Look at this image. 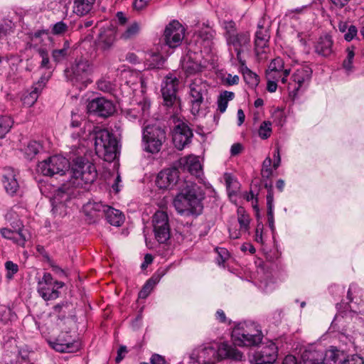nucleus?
<instances>
[{"label":"nucleus","instance_id":"nucleus-50","mask_svg":"<svg viewBox=\"0 0 364 364\" xmlns=\"http://www.w3.org/2000/svg\"><path fill=\"white\" fill-rule=\"evenodd\" d=\"M140 31V26L138 23L134 22L129 26L122 34V38L124 39H129L134 37L138 34Z\"/></svg>","mask_w":364,"mask_h":364},{"label":"nucleus","instance_id":"nucleus-34","mask_svg":"<svg viewBox=\"0 0 364 364\" xmlns=\"http://www.w3.org/2000/svg\"><path fill=\"white\" fill-rule=\"evenodd\" d=\"M164 58L158 53H148L145 57V66L146 69H159L164 63Z\"/></svg>","mask_w":364,"mask_h":364},{"label":"nucleus","instance_id":"nucleus-17","mask_svg":"<svg viewBox=\"0 0 364 364\" xmlns=\"http://www.w3.org/2000/svg\"><path fill=\"white\" fill-rule=\"evenodd\" d=\"M50 344L53 349L60 353H73L80 348V343L68 333H62Z\"/></svg>","mask_w":364,"mask_h":364},{"label":"nucleus","instance_id":"nucleus-25","mask_svg":"<svg viewBox=\"0 0 364 364\" xmlns=\"http://www.w3.org/2000/svg\"><path fill=\"white\" fill-rule=\"evenodd\" d=\"M107 207L101 202L89 201L83 205L82 211L90 219H95L104 215Z\"/></svg>","mask_w":364,"mask_h":364},{"label":"nucleus","instance_id":"nucleus-29","mask_svg":"<svg viewBox=\"0 0 364 364\" xmlns=\"http://www.w3.org/2000/svg\"><path fill=\"white\" fill-rule=\"evenodd\" d=\"M333 41L328 35L321 36L315 46V51L323 56H328L332 53Z\"/></svg>","mask_w":364,"mask_h":364},{"label":"nucleus","instance_id":"nucleus-14","mask_svg":"<svg viewBox=\"0 0 364 364\" xmlns=\"http://www.w3.org/2000/svg\"><path fill=\"white\" fill-rule=\"evenodd\" d=\"M87 109L90 113H94L102 117H108L115 112L114 103L105 97H100L88 101Z\"/></svg>","mask_w":364,"mask_h":364},{"label":"nucleus","instance_id":"nucleus-32","mask_svg":"<svg viewBox=\"0 0 364 364\" xmlns=\"http://www.w3.org/2000/svg\"><path fill=\"white\" fill-rule=\"evenodd\" d=\"M318 350L322 355V358L319 360L322 364H336L341 355V352L333 346H331L325 352L321 350Z\"/></svg>","mask_w":364,"mask_h":364},{"label":"nucleus","instance_id":"nucleus-56","mask_svg":"<svg viewBox=\"0 0 364 364\" xmlns=\"http://www.w3.org/2000/svg\"><path fill=\"white\" fill-rule=\"evenodd\" d=\"M215 32L210 28L206 27L198 32V36L205 41H210L214 37Z\"/></svg>","mask_w":364,"mask_h":364},{"label":"nucleus","instance_id":"nucleus-19","mask_svg":"<svg viewBox=\"0 0 364 364\" xmlns=\"http://www.w3.org/2000/svg\"><path fill=\"white\" fill-rule=\"evenodd\" d=\"M277 358V347L270 341L264 346L260 350L256 351L252 358L255 364H272Z\"/></svg>","mask_w":364,"mask_h":364},{"label":"nucleus","instance_id":"nucleus-3","mask_svg":"<svg viewBox=\"0 0 364 364\" xmlns=\"http://www.w3.org/2000/svg\"><path fill=\"white\" fill-rule=\"evenodd\" d=\"M231 336L233 343L240 347L256 346L263 338L259 325L251 321L240 322L235 325Z\"/></svg>","mask_w":364,"mask_h":364},{"label":"nucleus","instance_id":"nucleus-5","mask_svg":"<svg viewBox=\"0 0 364 364\" xmlns=\"http://www.w3.org/2000/svg\"><path fill=\"white\" fill-rule=\"evenodd\" d=\"M72 183L74 186H82L92 183L97 178L95 165L82 158H77L71 167Z\"/></svg>","mask_w":364,"mask_h":364},{"label":"nucleus","instance_id":"nucleus-41","mask_svg":"<svg viewBox=\"0 0 364 364\" xmlns=\"http://www.w3.org/2000/svg\"><path fill=\"white\" fill-rule=\"evenodd\" d=\"M242 71L245 81L250 86H256L259 83V78L256 73L250 70L247 66L242 65Z\"/></svg>","mask_w":364,"mask_h":364},{"label":"nucleus","instance_id":"nucleus-57","mask_svg":"<svg viewBox=\"0 0 364 364\" xmlns=\"http://www.w3.org/2000/svg\"><path fill=\"white\" fill-rule=\"evenodd\" d=\"M38 53L41 58H42L41 63V67L43 68H49V57H48V51L44 48H39L38 50Z\"/></svg>","mask_w":364,"mask_h":364},{"label":"nucleus","instance_id":"nucleus-60","mask_svg":"<svg viewBox=\"0 0 364 364\" xmlns=\"http://www.w3.org/2000/svg\"><path fill=\"white\" fill-rule=\"evenodd\" d=\"M183 69L188 74H192L200 70V65L197 63L186 62L183 65Z\"/></svg>","mask_w":364,"mask_h":364},{"label":"nucleus","instance_id":"nucleus-58","mask_svg":"<svg viewBox=\"0 0 364 364\" xmlns=\"http://www.w3.org/2000/svg\"><path fill=\"white\" fill-rule=\"evenodd\" d=\"M341 364H364V360L358 355L348 356Z\"/></svg>","mask_w":364,"mask_h":364},{"label":"nucleus","instance_id":"nucleus-2","mask_svg":"<svg viewBox=\"0 0 364 364\" xmlns=\"http://www.w3.org/2000/svg\"><path fill=\"white\" fill-rule=\"evenodd\" d=\"M93 72V64L86 58H80L75 59L65 70V75L67 80L73 86L82 90L93 82L92 77Z\"/></svg>","mask_w":364,"mask_h":364},{"label":"nucleus","instance_id":"nucleus-22","mask_svg":"<svg viewBox=\"0 0 364 364\" xmlns=\"http://www.w3.org/2000/svg\"><path fill=\"white\" fill-rule=\"evenodd\" d=\"M282 72L283 77L282 78V82L286 84L287 82V77L290 73V70L288 69H284V63L282 58H277L272 60L269 63L268 70H267V79H276L277 75H280Z\"/></svg>","mask_w":364,"mask_h":364},{"label":"nucleus","instance_id":"nucleus-27","mask_svg":"<svg viewBox=\"0 0 364 364\" xmlns=\"http://www.w3.org/2000/svg\"><path fill=\"white\" fill-rule=\"evenodd\" d=\"M264 187L267 189V219L269 228L272 232L274 231V193L272 183H266Z\"/></svg>","mask_w":364,"mask_h":364},{"label":"nucleus","instance_id":"nucleus-21","mask_svg":"<svg viewBox=\"0 0 364 364\" xmlns=\"http://www.w3.org/2000/svg\"><path fill=\"white\" fill-rule=\"evenodd\" d=\"M0 232L3 237L11 240L20 246H24L26 242L31 237L28 231L23 228L15 231L9 228H2Z\"/></svg>","mask_w":364,"mask_h":364},{"label":"nucleus","instance_id":"nucleus-24","mask_svg":"<svg viewBox=\"0 0 364 364\" xmlns=\"http://www.w3.org/2000/svg\"><path fill=\"white\" fill-rule=\"evenodd\" d=\"M180 164L184 170L197 177L202 173V166L198 156L191 155L183 157L180 159Z\"/></svg>","mask_w":364,"mask_h":364},{"label":"nucleus","instance_id":"nucleus-38","mask_svg":"<svg viewBox=\"0 0 364 364\" xmlns=\"http://www.w3.org/2000/svg\"><path fill=\"white\" fill-rule=\"evenodd\" d=\"M41 89L39 87H33L31 91H26L23 93L21 101L24 106L31 107L38 100Z\"/></svg>","mask_w":364,"mask_h":364},{"label":"nucleus","instance_id":"nucleus-6","mask_svg":"<svg viewBox=\"0 0 364 364\" xmlns=\"http://www.w3.org/2000/svg\"><path fill=\"white\" fill-rule=\"evenodd\" d=\"M70 166V161L65 157L54 155L39 162L37 170L47 176H63L69 170Z\"/></svg>","mask_w":364,"mask_h":364},{"label":"nucleus","instance_id":"nucleus-44","mask_svg":"<svg viewBox=\"0 0 364 364\" xmlns=\"http://www.w3.org/2000/svg\"><path fill=\"white\" fill-rule=\"evenodd\" d=\"M14 122L9 116H0V139H3L9 132Z\"/></svg>","mask_w":364,"mask_h":364},{"label":"nucleus","instance_id":"nucleus-8","mask_svg":"<svg viewBox=\"0 0 364 364\" xmlns=\"http://www.w3.org/2000/svg\"><path fill=\"white\" fill-rule=\"evenodd\" d=\"M63 286V282L54 280L50 273L45 272L43 277L38 282L37 290L45 301H49L58 298V289Z\"/></svg>","mask_w":364,"mask_h":364},{"label":"nucleus","instance_id":"nucleus-18","mask_svg":"<svg viewBox=\"0 0 364 364\" xmlns=\"http://www.w3.org/2000/svg\"><path fill=\"white\" fill-rule=\"evenodd\" d=\"M178 181L179 172L177 168H166L158 173L156 185L160 189H172L176 186Z\"/></svg>","mask_w":364,"mask_h":364},{"label":"nucleus","instance_id":"nucleus-11","mask_svg":"<svg viewBox=\"0 0 364 364\" xmlns=\"http://www.w3.org/2000/svg\"><path fill=\"white\" fill-rule=\"evenodd\" d=\"M227 46L230 55L232 51L236 53L237 59L241 65L245 64V61L241 58V54L250 45V35L248 32H240L226 39Z\"/></svg>","mask_w":364,"mask_h":364},{"label":"nucleus","instance_id":"nucleus-55","mask_svg":"<svg viewBox=\"0 0 364 364\" xmlns=\"http://www.w3.org/2000/svg\"><path fill=\"white\" fill-rule=\"evenodd\" d=\"M218 257L216 258L218 265H223L225 262L229 258V252L225 248H216Z\"/></svg>","mask_w":364,"mask_h":364},{"label":"nucleus","instance_id":"nucleus-33","mask_svg":"<svg viewBox=\"0 0 364 364\" xmlns=\"http://www.w3.org/2000/svg\"><path fill=\"white\" fill-rule=\"evenodd\" d=\"M115 40V31L113 28L102 29L99 35V43L103 49H108Z\"/></svg>","mask_w":364,"mask_h":364},{"label":"nucleus","instance_id":"nucleus-59","mask_svg":"<svg viewBox=\"0 0 364 364\" xmlns=\"http://www.w3.org/2000/svg\"><path fill=\"white\" fill-rule=\"evenodd\" d=\"M5 267L8 271L7 277L11 279L13 275L18 270V267L16 264L11 261H8L5 263Z\"/></svg>","mask_w":364,"mask_h":364},{"label":"nucleus","instance_id":"nucleus-61","mask_svg":"<svg viewBox=\"0 0 364 364\" xmlns=\"http://www.w3.org/2000/svg\"><path fill=\"white\" fill-rule=\"evenodd\" d=\"M358 33V30L356 27L353 25H350L347 31L344 34V38L347 41H352L355 36H356Z\"/></svg>","mask_w":364,"mask_h":364},{"label":"nucleus","instance_id":"nucleus-23","mask_svg":"<svg viewBox=\"0 0 364 364\" xmlns=\"http://www.w3.org/2000/svg\"><path fill=\"white\" fill-rule=\"evenodd\" d=\"M2 182L6 191L10 195L16 193L18 189L16 173L12 168L8 167L4 169Z\"/></svg>","mask_w":364,"mask_h":364},{"label":"nucleus","instance_id":"nucleus-37","mask_svg":"<svg viewBox=\"0 0 364 364\" xmlns=\"http://www.w3.org/2000/svg\"><path fill=\"white\" fill-rule=\"evenodd\" d=\"M360 314L364 315V301L358 304V307L356 309H353L350 311H345L341 314L336 315L334 319V323H339L341 325L344 323V319H353V317H356Z\"/></svg>","mask_w":364,"mask_h":364},{"label":"nucleus","instance_id":"nucleus-9","mask_svg":"<svg viewBox=\"0 0 364 364\" xmlns=\"http://www.w3.org/2000/svg\"><path fill=\"white\" fill-rule=\"evenodd\" d=\"M208 84L201 78H195L191 83V112L194 115L198 114L201 105L208 95Z\"/></svg>","mask_w":364,"mask_h":364},{"label":"nucleus","instance_id":"nucleus-10","mask_svg":"<svg viewBox=\"0 0 364 364\" xmlns=\"http://www.w3.org/2000/svg\"><path fill=\"white\" fill-rule=\"evenodd\" d=\"M185 28L179 21L173 20L165 27L163 38L165 45L171 48L178 47L184 37Z\"/></svg>","mask_w":364,"mask_h":364},{"label":"nucleus","instance_id":"nucleus-26","mask_svg":"<svg viewBox=\"0 0 364 364\" xmlns=\"http://www.w3.org/2000/svg\"><path fill=\"white\" fill-rule=\"evenodd\" d=\"M269 39V33L268 29L259 24L255 39V52L257 55L264 52V49L267 46Z\"/></svg>","mask_w":364,"mask_h":364},{"label":"nucleus","instance_id":"nucleus-30","mask_svg":"<svg viewBox=\"0 0 364 364\" xmlns=\"http://www.w3.org/2000/svg\"><path fill=\"white\" fill-rule=\"evenodd\" d=\"M321 358L322 355L318 349L311 346L302 353L300 364H322L319 361Z\"/></svg>","mask_w":364,"mask_h":364},{"label":"nucleus","instance_id":"nucleus-49","mask_svg":"<svg viewBox=\"0 0 364 364\" xmlns=\"http://www.w3.org/2000/svg\"><path fill=\"white\" fill-rule=\"evenodd\" d=\"M238 214V223L240 224V231L246 232L249 229L250 218L249 215L245 214L244 210L242 208L237 210Z\"/></svg>","mask_w":364,"mask_h":364},{"label":"nucleus","instance_id":"nucleus-36","mask_svg":"<svg viewBox=\"0 0 364 364\" xmlns=\"http://www.w3.org/2000/svg\"><path fill=\"white\" fill-rule=\"evenodd\" d=\"M70 200V193L64 188H58L53 198L52 204L53 206V210H58V208L61 206L63 207L68 201Z\"/></svg>","mask_w":364,"mask_h":364},{"label":"nucleus","instance_id":"nucleus-15","mask_svg":"<svg viewBox=\"0 0 364 364\" xmlns=\"http://www.w3.org/2000/svg\"><path fill=\"white\" fill-rule=\"evenodd\" d=\"M178 85V79L173 74L166 76L161 85V93L164 105L172 106L176 100V91Z\"/></svg>","mask_w":364,"mask_h":364},{"label":"nucleus","instance_id":"nucleus-46","mask_svg":"<svg viewBox=\"0 0 364 364\" xmlns=\"http://www.w3.org/2000/svg\"><path fill=\"white\" fill-rule=\"evenodd\" d=\"M72 139L73 140V143L70 144V153L73 155H78L81 153L84 152V145L82 144L81 140L79 139V135L75 134L72 135Z\"/></svg>","mask_w":364,"mask_h":364},{"label":"nucleus","instance_id":"nucleus-47","mask_svg":"<svg viewBox=\"0 0 364 364\" xmlns=\"http://www.w3.org/2000/svg\"><path fill=\"white\" fill-rule=\"evenodd\" d=\"M156 240L159 243H166L170 238V228L154 229Z\"/></svg>","mask_w":364,"mask_h":364},{"label":"nucleus","instance_id":"nucleus-1","mask_svg":"<svg viewBox=\"0 0 364 364\" xmlns=\"http://www.w3.org/2000/svg\"><path fill=\"white\" fill-rule=\"evenodd\" d=\"M204 194L195 183H187L173 200V205L181 215H198L202 213Z\"/></svg>","mask_w":364,"mask_h":364},{"label":"nucleus","instance_id":"nucleus-54","mask_svg":"<svg viewBox=\"0 0 364 364\" xmlns=\"http://www.w3.org/2000/svg\"><path fill=\"white\" fill-rule=\"evenodd\" d=\"M68 30V25L63 21H59L53 26L52 33L54 35H62L67 32Z\"/></svg>","mask_w":364,"mask_h":364},{"label":"nucleus","instance_id":"nucleus-40","mask_svg":"<svg viewBox=\"0 0 364 364\" xmlns=\"http://www.w3.org/2000/svg\"><path fill=\"white\" fill-rule=\"evenodd\" d=\"M234 97V92L230 91L225 90L220 94V95L218 97L217 103L218 109L221 113L225 112L228 107V102L232 100Z\"/></svg>","mask_w":364,"mask_h":364},{"label":"nucleus","instance_id":"nucleus-43","mask_svg":"<svg viewBox=\"0 0 364 364\" xmlns=\"http://www.w3.org/2000/svg\"><path fill=\"white\" fill-rule=\"evenodd\" d=\"M159 282L158 278L152 277L144 285L141 290L139 293V297L141 299H146L151 292L155 285Z\"/></svg>","mask_w":364,"mask_h":364},{"label":"nucleus","instance_id":"nucleus-64","mask_svg":"<svg viewBox=\"0 0 364 364\" xmlns=\"http://www.w3.org/2000/svg\"><path fill=\"white\" fill-rule=\"evenodd\" d=\"M151 364H166V361L164 358L160 355L155 354L151 356Z\"/></svg>","mask_w":364,"mask_h":364},{"label":"nucleus","instance_id":"nucleus-39","mask_svg":"<svg viewBox=\"0 0 364 364\" xmlns=\"http://www.w3.org/2000/svg\"><path fill=\"white\" fill-rule=\"evenodd\" d=\"M154 229L170 228L168 215L164 211H157L152 219Z\"/></svg>","mask_w":364,"mask_h":364},{"label":"nucleus","instance_id":"nucleus-53","mask_svg":"<svg viewBox=\"0 0 364 364\" xmlns=\"http://www.w3.org/2000/svg\"><path fill=\"white\" fill-rule=\"evenodd\" d=\"M223 28L225 30L224 36L225 40L229 38L230 36L238 33L236 30L235 23L232 21H224L223 23Z\"/></svg>","mask_w":364,"mask_h":364},{"label":"nucleus","instance_id":"nucleus-52","mask_svg":"<svg viewBox=\"0 0 364 364\" xmlns=\"http://www.w3.org/2000/svg\"><path fill=\"white\" fill-rule=\"evenodd\" d=\"M68 48L69 43L65 41L63 48L53 50L52 52L53 60L56 62H60L63 60L68 55Z\"/></svg>","mask_w":364,"mask_h":364},{"label":"nucleus","instance_id":"nucleus-48","mask_svg":"<svg viewBox=\"0 0 364 364\" xmlns=\"http://www.w3.org/2000/svg\"><path fill=\"white\" fill-rule=\"evenodd\" d=\"M347 55L343 62V68L347 73L353 71V62L355 57V53L353 48H348L346 49Z\"/></svg>","mask_w":364,"mask_h":364},{"label":"nucleus","instance_id":"nucleus-12","mask_svg":"<svg viewBox=\"0 0 364 364\" xmlns=\"http://www.w3.org/2000/svg\"><path fill=\"white\" fill-rule=\"evenodd\" d=\"M312 70L308 65H302L297 68L291 77V81L289 82L288 89L297 95L299 90H305L311 80Z\"/></svg>","mask_w":364,"mask_h":364},{"label":"nucleus","instance_id":"nucleus-28","mask_svg":"<svg viewBox=\"0 0 364 364\" xmlns=\"http://www.w3.org/2000/svg\"><path fill=\"white\" fill-rule=\"evenodd\" d=\"M96 0H74L73 12L79 16H84L92 10Z\"/></svg>","mask_w":364,"mask_h":364},{"label":"nucleus","instance_id":"nucleus-7","mask_svg":"<svg viewBox=\"0 0 364 364\" xmlns=\"http://www.w3.org/2000/svg\"><path fill=\"white\" fill-rule=\"evenodd\" d=\"M143 140L146 151L158 153L166 140V132L159 126L147 125L143 131Z\"/></svg>","mask_w":364,"mask_h":364},{"label":"nucleus","instance_id":"nucleus-31","mask_svg":"<svg viewBox=\"0 0 364 364\" xmlns=\"http://www.w3.org/2000/svg\"><path fill=\"white\" fill-rule=\"evenodd\" d=\"M104 215L107 222L110 225L116 227L120 226L124 220V215L121 211L108 205L106 208V210Z\"/></svg>","mask_w":364,"mask_h":364},{"label":"nucleus","instance_id":"nucleus-63","mask_svg":"<svg viewBox=\"0 0 364 364\" xmlns=\"http://www.w3.org/2000/svg\"><path fill=\"white\" fill-rule=\"evenodd\" d=\"M97 88L103 92H109L112 89L111 83L105 80H100L97 82Z\"/></svg>","mask_w":364,"mask_h":364},{"label":"nucleus","instance_id":"nucleus-16","mask_svg":"<svg viewBox=\"0 0 364 364\" xmlns=\"http://www.w3.org/2000/svg\"><path fill=\"white\" fill-rule=\"evenodd\" d=\"M193 134L189 127L183 123L177 124L172 132V139L174 146L178 150H182L191 141Z\"/></svg>","mask_w":364,"mask_h":364},{"label":"nucleus","instance_id":"nucleus-20","mask_svg":"<svg viewBox=\"0 0 364 364\" xmlns=\"http://www.w3.org/2000/svg\"><path fill=\"white\" fill-rule=\"evenodd\" d=\"M150 102L147 99H144L139 103L134 105L132 107L125 109L124 114L129 121L138 120L146 121L149 116Z\"/></svg>","mask_w":364,"mask_h":364},{"label":"nucleus","instance_id":"nucleus-13","mask_svg":"<svg viewBox=\"0 0 364 364\" xmlns=\"http://www.w3.org/2000/svg\"><path fill=\"white\" fill-rule=\"evenodd\" d=\"M212 343L202 345L193 350L190 359L193 364H215L217 352Z\"/></svg>","mask_w":364,"mask_h":364},{"label":"nucleus","instance_id":"nucleus-4","mask_svg":"<svg viewBox=\"0 0 364 364\" xmlns=\"http://www.w3.org/2000/svg\"><path fill=\"white\" fill-rule=\"evenodd\" d=\"M97 155L105 161H113L117 154L118 141L115 135L107 129H99L95 134Z\"/></svg>","mask_w":364,"mask_h":364},{"label":"nucleus","instance_id":"nucleus-42","mask_svg":"<svg viewBox=\"0 0 364 364\" xmlns=\"http://www.w3.org/2000/svg\"><path fill=\"white\" fill-rule=\"evenodd\" d=\"M42 148L41 144L36 141H31L25 148V156L28 159H32Z\"/></svg>","mask_w":364,"mask_h":364},{"label":"nucleus","instance_id":"nucleus-45","mask_svg":"<svg viewBox=\"0 0 364 364\" xmlns=\"http://www.w3.org/2000/svg\"><path fill=\"white\" fill-rule=\"evenodd\" d=\"M272 161L269 156H267L264 160L261 169V175L263 179L271 178L273 174V168H272Z\"/></svg>","mask_w":364,"mask_h":364},{"label":"nucleus","instance_id":"nucleus-35","mask_svg":"<svg viewBox=\"0 0 364 364\" xmlns=\"http://www.w3.org/2000/svg\"><path fill=\"white\" fill-rule=\"evenodd\" d=\"M212 345L215 348V350L217 352L216 360L217 362L220 359L228 358V357H234L235 353L233 352V349L228 343L222 342V343H212Z\"/></svg>","mask_w":364,"mask_h":364},{"label":"nucleus","instance_id":"nucleus-51","mask_svg":"<svg viewBox=\"0 0 364 364\" xmlns=\"http://www.w3.org/2000/svg\"><path fill=\"white\" fill-rule=\"evenodd\" d=\"M272 134V123L269 121H264L258 130V134L262 139H267Z\"/></svg>","mask_w":364,"mask_h":364},{"label":"nucleus","instance_id":"nucleus-62","mask_svg":"<svg viewBox=\"0 0 364 364\" xmlns=\"http://www.w3.org/2000/svg\"><path fill=\"white\" fill-rule=\"evenodd\" d=\"M150 1L151 0H134L133 7L136 11H141L148 6Z\"/></svg>","mask_w":364,"mask_h":364}]
</instances>
